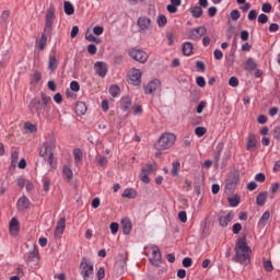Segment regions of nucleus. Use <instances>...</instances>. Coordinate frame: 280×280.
I'll return each mask as SVG.
<instances>
[{"label":"nucleus","mask_w":280,"mask_h":280,"mask_svg":"<svg viewBox=\"0 0 280 280\" xmlns=\"http://www.w3.org/2000/svg\"><path fill=\"white\" fill-rule=\"evenodd\" d=\"M235 255L232 258V261L235 264H241L242 266H248L250 264V247L246 243V236H242L235 244L234 247Z\"/></svg>","instance_id":"obj_1"},{"label":"nucleus","mask_w":280,"mask_h":280,"mask_svg":"<svg viewBox=\"0 0 280 280\" xmlns=\"http://www.w3.org/2000/svg\"><path fill=\"white\" fill-rule=\"evenodd\" d=\"M55 152H56V139H49L45 141L42 148L39 149V156H42V159H45V161H47L51 170H56L57 167L56 161H54Z\"/></svg>","instance_id":"obj_2"},{"label":"nucleus","mask_w":280,"mask_h":280,"mask_svg":"<svg viewBox=\"0 0 280 280\" xmlns=\"http://www.w3.org/2000/svg\"><path fill=\"white\" fill-rule=\"evenodd\" d=\"M176 143V135L166 132L161 135L156 143L154 144L158 152H163V150H170Z\"/></svg>","instance_id":"obj_3"},{"label":"nucleus","mask_w":280,"mask_h":280,"mask_svg":"<svg viewBox=\"0 0 280 280\" xmlns=\"http://www.w3.org/2000/svg\"><path fill=\"white\" fill-rule=\"evenodd\" d=\"M79 272L83 280H90L95 275V267L89 258L83 257L79 266Z\"/></svg>","instance_id":"obj_4"},{"label":"nucleus","mask_w":280,"mask_h":280,"mask_svg":"<svg viewBox=\"0 0 280 280\" xmlns=\"http://www.w3.org/2000/svg\"><path fill=\"white\" fill-rule=\"evenodd\" d=\"M54 21H56V8L51 5L46 12L44 26V32H46V34L48 35L54 34Z\"/></svg>","instance_id":"obj_5"},{"label":"nucleus","mask_w":280,"mask_h":280,"mask_svg":"<svg viewBox=\"0 0 280 280\" xmlns=\"http://www.w3.org/2000/svg\"><path fill=\"white\" fill-rule=\"evenodd\" d=\"M156 172V163L154 164H144L141 168L140 180L145 183V185L150 184V174Z\"/></svg>","instance_id":"obj_6"},{"label":"nucleus","mask_w":280,"mask_h":280,"mask_svg":"<svg viewBox=\"0 0 280 280\" xmlns=\"http://www.w3.org/2000/svg\"><path fill=\"white\" fill-rule=\"evenodd\" d=\"M129 56L130 58H132V60H136L137 62H140L141 65H145V62H148V52L141 50V49H137V48H131L129 50Z\"/></svg>","instance_id":"obj_7"},{"label":"nucleus","mask_w":280,"mask_h":280,"mask_svg":"<svg viewBox=\"0 0 280 280\" xmlns=\"http://www.w3.org/2000/svg\"><path fill=\"white\" fill-rule=\"evenodd\" d=\"M151 250H152V256L149 259L150 264L155 267H160L161 264L163 262V255L161 254V249L159 248L158 245H151Z\"/></svg>","instance_id":"obj_8"},{"label":"nucleus","mask_w":280,"mask_h":280,"mask_svg":"<svg viewBox=\"0 0 280 280\" xmlns=\"http://www.w3.org/2000/svg\"><path fill=\"white\" fill-rule=\"evenodd\" d=\"M28 110L32 115H36L37 117H40L43 115V105L40 103V100L38 98H32L30 104H28Z\"/></svg>","instance_id":"obj_9"},{"label":"nucleus","mask_w":280,"mask_h":280,"mask_svg":"<svg viewBox=\"0 0 280 280\" xmlns=\"http://www.w3.org/2000/svg\"><path fill=\"white\" fill-rule=\"evenodd\" d=\"M137 26L139 27V32H141V34H145L148 30H152V20L145 15L140 16L137 20Z\"/></svg>","instance_id":"obj_10"},{"label":"nucleus","mask_w":280,"mask_h":280,"mask_svg":"<svg viewBox=\"0 0 280 280\" xmlns=\"http://www.w3.org/2000/svg\"><path fill=\"white\" fill-rule=\"evenodd\" d=\"M206 34H207V27L199 26L188 31L187 36L189 40H200V38H202V36H205Z\"/></svg>","instance_id":"obj_11"},{"label":"nucleus","mask_w":280,"mask_h":280,"mask_svg":"<svg viewBox=\"0 0 280 280\" xmlns=\"http://www.w3.org/2000/svg\"><path fill=\"white\" fill-rule=\"evenodd\" d=\"M40 259V255L38 253V249L36 246H34L33 250L24 254V260L26 264H38V260Z\"/></svg>","instance_id":"obj_12"},{"label":"nucleus","mask_w":280,"mask_h":280,"mask_svg":"<svg viewBox=\"0 0 280 280\" xmlns=\"http://www.w3.org/2000/svg\"><path fill=\"white\" fill-rule=\"evenodd\" d=\"M94 71L100 78H106V74L108 73V63L104 61H96L94 63Z\"/></svg>","instance_id":"obj_13"},{"label":"nucleus","mask_w":280,"mask_h":280,"mask_svg":"<svg viewBox=\"0 0 280 280\" xmlns=\"http://www.w3.org/2000/svg\"><path fill=\"white\" fill-rule=\"evenodd\" d=\"M237 185H240V173H234L226 180L225 189H228V191H234Z\"/></svg>","instance_id":"obj_14"},{"label":"nucleus","mask_w":280,"mask_h":280,"mask_svg":"<svg viewBox=\"0 0 280 280\" xmlns=\"http://www.w3.org/2000/svg\"><path fill=\"white\" fill-rule=\"evenodd\" d=\"M161 89V80L154 79L147 84L144 88L145 95H152V93L159 91Z\"/></svg>","instance_id":"obj_15"},{"label":"nucleus","mask_w":280,"mask_h":280,"mask_svg":"<svg viewBox=\"0 0 280 280\" xmlns=\"http://www.w3.org/2000/svg\"><path fill=\"white\" fill-rule=\"evenodd\" d=\"M141 70L133 68L129 74V80L133 86H139L141 84Z\"/></svg>","instance_id":"obj_16"},{"label":"nucleus","mask_w":280,"mask_h":280,"mask_svg":"<svg viewBox=\"0 0 280 280\" xmlns=\"http://www.w3.org/2000/svg\"><path fill=\"white\" fill-rule=\"evenodd\" d=\"M233 218H235V214L232 211H230L226 215H220L219 226L226 229L229 226V222H233Z\"/></svg>","instance_id":"obj_17"},{"label":"nucleus","mask_w":280,"mask_h":280,"mask_svg":"<svg viewBox=\"0 0 280 280\" xmlns=\"http://www.w3.org/2000/svg\"><path fill=\"white\" fill-rule=\"evenodd\" d=\"M222 152H224V142H219L217 145V151L213 156L215 170H218V167H220V159L222 156Z\"/></svg>","instance_id":"obj_18"},{"label":"nucleus","mask_w":280,"mask_h":280,"mask_svg":"<svg viewBox=\"0 0 280 280\" xmlns=\"http://www.w3.org/2000/svg\"><path fill=\"white\" fill-rule=\"evenodd\" d=\"M130 108H132V98L130 96H122L120 98V109L122 113H130Z\"/></svg>","instance_id":"obj_19"},{"label":"nucleus","mask_w":280,"mask_h":280,"mask_svg":"<svg viewBox=\"0 0 280 280\" xmlns=\"http://www.w3.org/2000/svg\"><path fill=\"white\" fill-rule=\"evenodd\" d=\"M20 230H21V223L19 222V220H16V218H12L10 222V228H9L10 235H12L13 237H16V235H19Z\"/></svg>","instance_id":"obj_20"},{"label":"nucleus","mask_w":280,"mask_h":280,"mask_svg":"<svg viewBox=\"0 0 280 280\" xmlns=\"http://www.w3.org/2000/svg\"><path fill=\"white\" fill-rule=\"evenodd\" d=\"M31 206L32 202L30 201V198H27L26 196H23L18 200V211H25L30 209Z\"/></svg>","instance_id":"obj_21"},{"label":"nucleus","mask_w":280,"mask_h":280,"mask_svg":"<svg viewBox=\"0 0 280 280\" xmlns=\"http://www.w3.org/2000/svg\"><path fill=\"white\" fill-rule=\"evenodd\" d=\"M122 233L124 235H130L132 232V221L129 218H124L121 220Z\"/></svg>","instance_id":"obj_22"},{"label":"nucleus","mask_w":280,"mask_h":280,"mask_svg":"<svg viewBox=\"0 0 280 280\" xmlns=\"http://www.w3.org/2000/svg\"><path fill=\"white\" fill-rule=\"evenodd\" d=\"M255 148H257V138L255 137V133H249L247 137L246 150L253 152Z\"/></svg>","instance_id":"obj_23"},{"label":"nucleus","mask_w":280,"mask_h":280,"mask_svg":"<svg viewBox=\"0 0 280 280\" xmlns=\"http://www.w3.org/2000/svg\"><path fill=\"white\" fill-rule=\"evenodd\" d=\"M58 69V58H56V55H50L48 59V71H51V73L56 72Z\"/></svg>","instance_id":"obj_24"},{"label":"nucleus","mask_w":280,"mask_h":280,"mask_svg":"<svg viewBox=\"0 0 280 280\" xmlns=\"http://www.w3.org/2000/svg\"><path fill=\"white\" fill-rule=\"evenodd\" d=\"M182 54L184 56H191L194 54V44L191 42H185L182 45Z\"/></svg>","instance_id":"obj_25"},{"label":"nucleus","mask_w":280,"mask_h":280,"mask_svg":"<svg viewBox=\"0 0 280 280\" xmlns=\"http://www.w3.org/2000/svg\"><path fill=\"white\" fill-rule=\"evenodd\" d=\"M117 265L121 269H124V268H126V266H128V253L127 252L118 254Z\"/></svg>","instance_id":"obj_26"},{"label":"nucleus","mask_w":280,"mask_h":280,"mask_svg":"<svg viewBox=\"0 0 280 280\" xmlns=\"http://www.w3.org/2000/svg\"><path fill=\"white\" fill-rule=\"evenodd\" d=\"M257 69V62L253 58H248L244 63V70L248 71V73H253Z\"/></svg>","instance_id":"obj_27"},{"label":"nucleus","mask_w":280,"mask_h":280,"mask_svg":"<svg viewBox=\"0 0 280 280\" xmlns=\"http://www.w3.org/2000/svg\"><path fill=\"white\" fill-rule=\"evenodd\" d=\"M267 199H268V191H261L256 197V205L258 207H264V205H266Z\"/></svg>","instance_id":"obj_28"},{"label":"nucleus","mask_w":280,"mask_h":280,"mask_svg":"<svg viewBox=\"0 0 280 280\" xmlns=\"http://www.w3.org/2000/svg\"><path fill=\"white\" fill-rule=\"evenodd\" d=\"M63 11H65V14H67L68 16L75 14V8L73 7V3L69 1H66L63 3Z\"/></svg>","instance_id":"obj_29"},{"label":"nucleus","mask_w":280,"mask_h":280,"mask_svg":"<svg viewBox=\"0 0 280 280\" xmlns=\"http://www.w3.org/2000/svg\"><path fill=\"white\" fill-rule=\"evenodd\" d=\"M86 110H88L86 103L78 102L75 104V113H77V115H86Z\"/></svg>","instance_id":"obj_30"},{"label":"nucleus","mask_w":280,"mask_h":280,"mask_svg":"<svg viewBox=\"0 0 280 280\" xmlns=\"http://www.w3.org/2000/svg\"><path fill=\"white\" fill-rule=\"evenodd\" d=\"M47 36H51V35L47 34V32L44 31V34H42L38 40V47L40 51H45V48L47 47Z\"/></svg>","instance_id":"obj_31"},{"label":"nucleus","mask_w":280,"mask_h":280,"mask_svg":"<svg viewBox=\"0 0 280 280\" xmlns=\"http://www.w3.org/2000/svg\"><path fill=\"white\" fill-rule=\"evenodd\" d=\"M202 7L199 5H195L192 8H190V14L194 19H200V16H202Z\"/></svg>","instance_id":"obj_32"},{"label":"nucleus","mask_w":280,"mask_h":280,"mask_svg":"<svg viewBox=\"0 0 280 280\" xmlns=\"http://www.w3.org/2000/svg\"><path fill=\"white\" fill-rule=\"evenodd\" d=\"M73 156H74V163L75 165H82V150L81 149H74L73 150Z\"/></svg>","instance_id":"obj_33"},{"label":"nucleus","mask_w":280,"mask_h":280,"mask_svg":"<svg viewBox=\"0 0 280 280\" xmlns=\"http://www.w3.org/2000/svg\"><path fill=\"white\" fill-rule=\"evenodd\" d=\"M122 198H128L129 200H132L137 198V191L132 188H127L122 192Z\"/></svg>","instance_id":"obj_34"},{"label":"nucleus","mask_w":280,"mask_h":280,"mask_svg":"<svg viewBox=\"0 0 280 280\" xmlns=\"http://www.w3.org/2000/svg\"><path fill=\"white\" fill-rule=\"evenodd\" d=\"M42 107L45 110L47 106H49V102H51V96H47L45 92H40Z\"/></svg>","instance_id":"obj_35"},{"label":"nucleus","mask_w":280,"mask_h":280,"mask_svg":"<svg viewBox=\"0 0 280 280\" xmlns=\"http://www.w3.org/2000/svg\"><path fill=\"white\" fill-rule=\"evenodd\" d=\"M268 220H270V211L267 210L258 221L259 226H266V224H268Z\"/></svg>","instance_id":"obj_36"},{"label":"nucleus","mask_w":280,"mask_h":280,"mask_svg":"<svg viewBox=\"0 0 280 280\" xmlns=\"http://www.w3.org/2000/svg\"><path fill=\"white\" fill-rule=\"evenodd\" d=\"M62 174L68 182L73 180V171L69 166H63Z\"/></svg>","instance_id":"obj_37"},{"label":"nucleus","mask_w":280,"mask_h":280,"mask_svg":"<svg viewBox=\"0 0 280 280\" xmlns=\"http://www.w3.org/2000/svg\"><path fill=\"white\" fill-rule=\"evenodd\" d=\"M180 171V162L175 161L172 163L171 174L172 176H178V172Z\"/></svg>","instance_id":"obj_38"},{"label":"nucleus","mask_w":280,"mask_h":280,"mask_svg":"<svg viewBox=\"0 0 280 280\" xmlns=\"http://www.w3.org/2000/svg\"><path fill=\"white\" fill-rule=\"evenodd\" d=\"M119 93H121V89H119V85L114 84L109 86V95H112V97H117Z\"/></svg>","instance_id":"obj_39"},{"label":"nucleus","mask_w":280,"mask_h":280,"mask_svg":"<svg viewBox=\"0 0 280 280\" xmlns=\"http://www.w3.org/2000/svg\"><path fill=\"white\" fill-rule=\"evenodd\" d=\"M262 266L266 272H272V270H275V266H272V260H266V258H264Z\"/></svg>","instance_id":"obj_40"},{"label":"nucleus","mask_w":280,"mask_h":280,"mask_svg":"<svg viewBox=\"0 0 280 280\" xmlns=\"http://www.w3.org/2000/svg\"><path fill=\"white\" fill-rule=\"evenodd\" d=\"M85 38L90 43H95V45H100L102 43V39L100 37H95V35H93V34L85 35Z\"/></svg>","instance_id":"obj_41"},{"label":"nucleus","mask_w":280,"mask_h":280,"mask_svg":"<svg viewBox=\"0 0 280 280\" xmlns=\"http://www.w3.org/2000/svg\"><path fill=\"white\" fill-rule=\"evenodd\" d=\"M16 163H19V151H13L11 154V166L16 167Z\"/></svg>","instance_id":"obj_42"},{"label":"nucleus","mask_w":280,"mask_h":280,"mask_svg":"<svg viewBox=\"0 0 280 280\" xmlns=\"http://www.w3.org/2000/svg\"><path fill=\"white\" fill-rule=\"evenodd\" d=\"M158 25L159 27H165V25H167V18L164 14L159 15Z\"/></svg>","instance_id":"obj_43"},{"label":"nucleus","mask_w":280,"mask_h":280,"mask_svg":"<svg viewBox=\"0 0 280 280\" xmlns=\"http://www.w3.org/2000/svg\"><path fill=\"white\" fill-rule=\"evenodd\" d=\"M195 135L197 137H205V135H207V128H205V127H196Z\"/></svg>","instance_id":"obj_44"},{"label":"nucleus","mask_w":280,"mask_h":280,"mask_svg":"<svg viewBox=\"0 0 280 280\" xmlns=\"http://www.w3.org/2000/svg\"><path fill=\"white\" fill-rule=\"evenodd\" d=\"M42 79H43V74H40L39 71H35L33 73L32 83L38 84V82H40Z\"/></svg>","instance_id":"obj_45"},{"label":"nucleus","mask_w":280,"mask_h":280,"mask_svg":"<svg viewBox=\"0 0 280 280\" xmlns=\"http://www.w3.org/2000/svg\"><path fill=\"white\" fill-rule=\"evenodd\" d=\"M182 265L184 268H191L194 266V260L189 257L183 259Z\"/></svg>","instance_id":"obj_46"},{"label":"nucleus","mask_w":280,"mask_h":280,"mask_svg":"<svg viewBox=\"0 0 280 280\" xmlns=\"http://www.w3.org/2000/svg\"><path fill=\"white\" fill-rule=\"evenodd\" d=\"M196 84L197 86H200V89H205V86H207V81H205V77H197Z\"/></svg>","instance_id":"obj_47"},{"label":"nucleus","mask_w":280,"mask_h":280,"mask_svg":"<svg viewBox=\"0 0 280 280\" xmlns=\"http://www.w3.org/2000/svg\"><path fill=\"white\" fill-rule=\"evenodd\" d=\"M24 128H25V130H28V132H36V130H37L36 125H34L30 121L24 124Z\"/></svg>","instance_id":"obj_48"},{"label":"nucleus","mask_w":280,"mask_h":280,"mask_svg":"<svg viewBox=\"0 0 280 280\" xmlns=\"http://www.w3.org/2000/svg\"><path fill=\"white\" fill-rule=\"evenodd\" d=\"M104 277H106V269H104V267H100V269L96 272V279L102 280L104 279Z\"/></svg>","instance_id":"obj_49"},{"label":"nucleus","mask_w":280,"mask_h":280,"mask_svg":"<svg viewBox=\"0 0 280 280\" xmlns=\"http://www.w3.org/2000/svg\"><path fill=\"white\" fill-rule=\"evenodd\" d=\"M109 229L113 235H117V232L119 231V223L112 222Z\"/></svg>","instance_id":"obj_50"},{"label":"nucleus","mask_w":280,"mask_h":280,"mask_svg":"<svg viewBox=\"0 0 280 280\" xmlns=\"http://www.w3.org/2000/svg\"><path fill=\"white\" fill-rule=\"evenodd\" d=\"M205 108H207V102L201 101V102L198 104L197 108H196L197 114H198V115L202 114V112L205 110Z\"/></svg>","instance_id":"obj_51"},{"label":"nucleus","mask_w":280,"mask_h":280,"mask_svg":"<svg viewBox=\"0 0 280 280\" xmlns=\"http://www.w3.org/2000/svg\"><path fill=\"white\" fill-rule=\"evenodd\" d=\"M229 84L230 86H233V89L240 86V80L237 79V77H231L229 80Z\"/></svg>","instance_id":"obj_52"},{"label":"nucleus","mask_w":280,"mask_h":280,"mask_svg":"<svg viewBox=\"0 0 280 280\" xmlns=\"http://www.w3.org/2000/svg\"><path fill=\"white\" fill-rule=\"evenodd\" d=\"M261 10L262 12H265L266 14H270V12H272V4L266 2L261 5Z\"/></svg>","instance_id":"obj_53"},{"label":"nucleus","mask_w":280,"mask_h":280,"mask_svg":"<svg viewBox=\"0 0 280 280\" xmlns=\"http://www.w3.org/2000/svg\"><path fill=\"white\" fill-rule=\"evenodd\" d=\"M66 226H67V219L66 218L59 219V221L57 222L56 228L61 229V230L65 231Z\"/></svg>","instance_id":"obj_54"},{"label":"nucleus","mask_w":280,"mask_h":280,"mask_svg":"<svg viewBox=\"0 0 280 280\" xmlns=\"http://www.w3.org/2000/svg\"><path fill=\"white\" fill-rule=\"evenodd\" d=\"M256 183H266V174L258 173L255 175Z\"/></svg>","instance_id":"obj_55"},{"label":"nucleus","mask_w":280,"mask_h":280,"mask_svg":"<svg viewBox=\"0 0 280 280\" xmlns=\"http://www.w3.org/2000/svg\"><path fill=\"white\" fill-rule=\"evenodd\" d=\"M230 16H231L232 21H237L241 16V13L237 9H235V10L231 11Z\"/></svg>","instance_id":"obj_56"},{"label":"nucleus","mask_w":280,"mask_h":280,"mask_svg":"<svg viewBox=\"0 0 280 280\" xmlns=\"http://www.w3.org/2000/svg\"><path fill=\"white\" fill-rule=\"evenodd\" d=\"M70 89L71 91H73L74 93H78V91H80V83L78 81H72L70 83Z\"/></svg>","instance_id":"obj_57"},{"label":"nucleus","mask_w":280,"mask_h":280,"mask_svg":"<svg viewBox=\"0 0 280 280\" xmlns=\"http://www.w3.org/2000/svg\"><path fill=\"white\" fill-rule=\"evenodd\" d=\"M248 21H256L257 20V10L253 9L249 11L247 15Z\"/></svg>","instance_id":"obj_58"},{"label":"nucleus","mask_w":280,"mask_h":280,"mask_svg":"<svg viewBox=\"0 0 280 280\" xmlns=\"http://www.w3.org/2000/svg\"><path fill=\"white\" fill-rule=\"evenodd\" d=\"M230 207H237L240 205V198L231 197L229 198Z\"/></svg>","instance_id":"obj_59"},{"label":"nucleus","mask_w":280,"mask_h":280,"mask_svg":"<svg viewBox=\"0 0 280 280\" xmlns=\"http://www.w3.org/2000/svg\"><path fill=\"white\" fill-rule=\"evenodd\" d=\"M258 23L266 25V23H268V15H266V13L258 15Z\"/></svg>","instance_id":"obj_60"},{"label":"nucleus","mask_w":280,"mask_h":280,"mask_svg":"<svg viewBox=\"0 0 280 280\" xmlns=\"http://www.w3.org/2000/svg\"><path fill=\"white\" fill-rule=\"evenodd\" d=\"M51 185V182L48 178H45L43 180V190L47 194L49 191V187Z\"/></svg>","instance_id":"obj_61"},{"label":"nucleus","mask_w":280,"mask_h":280,"mask_svg":"<svg viewBox=\"0 0 280 280\" xmlns=\"http://www.w3.org/2000/svg\"><path fill=\"white\" fill-rule=\"evenodd\" d=\"M232 231H233L234 235H240V231H242V223H235L232 226Z\"/></svg>","instance_id":"obj_62"},{"label":"nucleus","mask_w":280,"mask_h":280,"mask_svg":"<svg viewBox=\"0 0 280 280\" xmlns=\"http://www.w3.org/2000/svg\"><path fill=\"white\" fill-rule=\"evenodd\" d=\"M178 220H180L183 222V224H185V222H187V212L186 211H179L178 212Z\"/></svg>","instance_id":"obj_63"},{"label":"nucleus","mask_w":280,"mask_h":280,"mask_svg":"<svg viewBox=\"0 0 280 280\" xmlns=\"http://www.w3.org/2000/svg\"><path fill=\"white\" fill-rule=\"evenodd\" d=\"M273 138L277 139V141H280V126L275 127V129H273Z\"/></svg>","instance_id":"obj_64"}]
</instances>
